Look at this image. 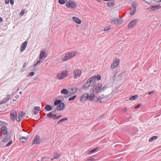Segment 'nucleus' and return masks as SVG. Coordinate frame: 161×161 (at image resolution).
<instances>
[{
    "label": "nucleus",
    "instance_id": "nucleus-26",
    "mask_svg": "<svg viewBox=\"0 0 161 161\" xmlns=\"http://www.w3.org/2000/svg\"><path fill=\"white\" fill-rule=\"evenodd\" d=\"M61 93L62 94L67 95L69 93V92L67 89L64 88L61 91Z\"/></svg>",
    "mask_w": 161,
    "mask_h": 161
},
{
    "label": "nucleus",
    "instance_id": "nucleus-30",
    "mask_svg": "<svg viewBox=\"0 0 161 161\" xmlns=\"http://www.w3.org/2000/svg\"><path fill=\"white\" fill-rule=\"evenodd\" d=\"M44 109L46 110L47 111H49L52 109L51 106L49 105H46L45 106Z\"/></svg>",
    "mask_w": 161,
    "mask_h": 161
},
{
    "label": "nucleus",
    "instance_id": "nucleus-24",
    "mask_svg": "<svg viewBox=\"0 0 161 161\" xmlns=\"http://www.w3.org/2000/svg\"><path fill=\"white\" fill-rule=\"evenodd\" d=\"M53 159H57L61 156V154L57 152H55L53 153Z\"/></svg>",
    "mask_w": 161,
    "mask_h": 161
},
{
    "label": "nucleus",
    "instance_id": "nucleus-33",
    "mask_svg": "<svg viewBox=\"0 0 161 161\" xmlns=\"http://www.w3.org/2000/svg\"><path fill=\"white\" fill-rule=\"evenodd\" d=\"M27 140V138L25 137H22L19 139V141L21 142L24 143L25 142H26Z\"/></svg>",
    "mask_w": 161,
    "mask_h": 161
},
{
    "label": "nucleus",
    "instance_id": "nucleus-48",
    "mask_svg": "<svg viewBox=\"0 0 161 161\" xmlns=\"http://www.w3.org/2000/svg\"><path fill=\"white\" fill-rule=\"evenodd\" d=\"M35 74V73L34 72H31L29 73V76H33Z\"/></svg>",
    "mask_w": 161,
    "mask_h": 161
},
{
    "label": "nucleus",
    "instance_id": "nucleus-15",
    "mask_svg": "<svg viewBox=\"0 0 161 161\" xmlns=\"http://www.w3.org/2000/svg\"><path fill=\"white\" fill-rule=\"evenodd\" d=\"M88 97L89 94L87 93H86L81 97L80 101L81 102H83L87 99H88Z\"/></svg>",
    "mask_w": 161,
    "mask_h": 161
},
{
    "label": "nucleus",
    "instance_id": "nucleus-5",
    "mask_svg": "<svg viewBox=\"0 0 161 161\" xmlns=\"http://www.w3.org/2000/svg\"><path fill=\"white\" fill-rule=\"evenodd\" d=\"M68 75V72L67 70H64L61 73L57 75V78L58 80H61L66 77Z\"/></svg>",
    "mask_w": 161,
    "mask_h": 161
},
{
    "label": "nucleus",
    "instance_id": "nucleus-54",
    "mask_svg": "<svg viewBox=\"0 0 161 161\" xmlns=\"http://www.w3.org/2000/svg\"><path fill=\"white\" fill-rule=\"evenodd\" d=\"M153 93V91H152L151 92H150L148 93V95H150L152 94Z\"/></svg>",
    "mask_w": 161,
    "mask_h": 161
},
{
    "label": "nucleus",
    "instance_id": "nucleus-20",
    "mask_svg": "<svg viewBox=\"0 0 161 161\" xmlns=\"http://www.w3.org/2000/svg\"><path fill=\"white\" fill-rule=\"evenodd\" d=\"M53 112H51L47 114V117L50 118H55L57 116L55 114L53 113Z\"/></svg>",
    "mask_w": 161,
    "mask_h": 161
},
{
    "label": "nucleus",
    "instance_id": "nucleus-1",
    "mask_svg": "<svg viewBox=\"0 0 161 161\" xmlns=\"http://www.w3.org/2000/svg\"><path fill=\"white\" fill-rule=\"evenodd\" d=\"M47 56V53L44 51H41L39 55V59L34 64V66L35 67L42 63Z\"/></svg>",
    "mask_w": 161,
    "mask_h": 161
},
{
    "label": "nucleus",
    "instance_id": "nucleus-31",
    "mask_svg": "<svg viewBox=\"0 0 161 161\" xmlns=\"http://www.w3.org/2000/svg\"><path fill=\"white\" fill-rule=\"evenodd\" d=\"M138 97V95H135L131 96L130 98L129 99L130 100H135Z\"/></svg>",
    "mask_w": 161,
    "mask_h": 161
},
{
    "label": "nucleus",
    "instance_id": "nucleus-63",
    "mask_svg": "<svg viewBox=\"0 0 161 161\" xmlns=\"http://www.w3.org/2000/svg\"><path fill=\"white\" fill-rule=\"evenodd\" d=\"M2 122L1 121H0V125L1 124Z\"/></svg>",
    "mask_w": 161,
    "mask_h": 161
},
{
    "label": "nucleus",
    "instance_id": "nucleus-52",
    "mask_svg": "<svg viewBox=\"0 0 161 161\" xmlns=\"http://www.w3.org/2000/svg\"><path fill=\"white\" fill-rule=\"evenodd\" d=\"M10 4L12 5H13L14 4V0H10Z\"/></svg>",
    "mask_w": 161,
    "mask_h": 161
},
{
    "label": "nucleus",
    "instance_id": "nucleus-62",
    "mask_svg": "<svg viewBox=\"0 0 161 161\" xmlns=\"http://www.w3.org/2000/svg\"><path fill=\"white\" fill-rule=\"evenodd\" d=\"M34 80H37V78H35L34 79Z\"/></svg>",
    "mask_w": 161,
    "mask_h": 161
},
{
    "label": "nucleus",
    "instance_id": "nucleus-64",
    "mask_svg": "<svg viewBox=\"0 0 161 161\" xmlns=\"http://www.w3.org/2000/svg\"><path fill=\"white\" fill-rule=\"evenodd\" d=\"M53 159H53V158H52V159H51V160H52H52H53Z\"/></svg>",
    "mask_w": 161,
    "mask_h": 161
},
{
    "label": "nucleus",
    "instance_id": "nucleus-47",
    "mask_svg": "<svg viewBox=\"0 0 161 161\" xmlns=\"http://www.w3.org/2000/svg\"><path fill=\"white\" fill-rule=\"evenodd\" d=\"M141 106V104H138L136 106H135L134 107L135 109H137L140 107Z\"/></svg>",
    "mask_w": 161,
    "mask_h": 161
},
{
    "label": "nucleus",
    "instance_id": "nucleus-50",
    "mask_svg": "<svg viewBox=\"0 0 161 161\" xmlns=\"http://www.w3.org/2000/svg\"><path fill=\"white\" fill-rule=\"evenodd\" d=\"M27 65V64L26 63H25V64H24L23 66V69H25L26 68V66Z\"/></svg>",
    "mask_w": 161,
    "mask_h": 161
},
{
    "label": "nucleus",
    "instance_id": "nucleus-2",
    "mask_svg": "<svg viewBox=\"0 0 161 161\" xmlns=\"http://www.w3.org/2000/svg\"><path fill=\"white\" fill-rule=\"evenodd\" d=\"M77 53V51H73L72 52L65 53L64 56L62 57L61 59L62 61H67L73 58Z\"/></svg>",
    "mask_w": 161,
    "mask_h": 161
},
{
    "label": "nucleus",
    "instance_id": "nucleus-25",
    "mask_svg": "<svg viewBox=\"0 0 161 161\" xmlns=\"http://www.w3.org/2000/svg\"><path fill=\"white\" fill-rule=\"evenodd\" d=\"M89 87H90V85L87 80V81L86 83L83 85L82 86L83 89L85 90L87 89Z\"/></svg>",
    "mask_w": 161,
    "mask_h": 161
},
{
    "label": "nucleus",
    "instance_id": "nucleus-14",
    "mask_svg": "<svg viewBox=\"0 0 161 161\" xmlns=\"http://www.w3.org/2000/svg\"><path fill=\"white\" fill-rule=\"evenodd\" d=\"M27 45V42L26 41L24 42L21 44L20 48V52H22L25 50L26 47Z\"/></svg>",
    "mask_w": 161,
    "mask_h": 161
},
{
    "label": "nucleus",
    "instance_id": "nucleus-13",
    "mask_svg": "<svg viewBox=\"0 0 161 161\" xmlns=\"http://www.w3.org/2000/svg\"><path fill=\"white\" fill-rule=\"evenodd\" d=\"M108 99V97H99L97 100L98 102H100V103H104Z\"/></svg>",
    "mask_w": 161,
    "mask_h": 161
},
{
    "label": "nucleus",
    "instance_id": "nucleus-59",
    "mask_svg": "<svg viewBox=\"0 0 161 161\" xmlns=\"http://www.w3.org/2000/svg\"><path fill=\"white\" fill-rule=\"evenodd\" d=\"M143 0L144 1H145V2L147 3H148L147 0Z\"/></svg>",
    "mask_w": 161,
    "mask_h": 161
},
{
    "label": "nucleus",
    "instance_id": "nucleus-40",
    "mask_svg": "<svg viewBox=\"0 0 161 161\" xmlns=\"http://www.w3.org/2000/svg\"><path fill=\"white\" fill-rule=\"evenodd\" d=\"M111 28V26H109L108 27H106L104 28L103 31H107L108 30H109Z\"/></svg>",
    "mask_w": 161,
    "mask_h": 161
},
{
    "label": "nucleus",
    "instance_id": "nucleus-38",
    "mask_svg": "<svg viewBox=\"0 0 161 161\" xmlns=\"http://www.w3.org/2000/svg\"><path fill=\"white\" fill-rule=\"evenodd\" d=\"M99 147H96L94 149L90 150L89 152L90 153H92L94 152H95L96 151H97L98 149H99Z\"/></svg>",
    "mask_w": 161,
    "mask_h": 161
},
{
    "label": "nucleus",
    "instance_id": "nucleus-7",
    "mask_svg": "<svg viewBox=\"0 0 161 161\" xmlns=\"http://www.w3.org/2000/svg\"><path fill=\"white\" fill-rule=\"evenodd\" d=\"M74 74V78L76 79L78 77H80L82 74V71L80 69H76L73 72Z\"/></svg>",
    "mask_w": 161,
    "mask_h": 161
},
{
    "label": "nucleus",
    "instance_id": "nucleus-19",
    "mask_svg": "<svg viewBox=\"0 0 161 161\" xmlns=\"http://www.w3.org/2000/svg\"><path fill=\"white\" fill-rule=\"evenodd\" d=\"M72 19L77 24H80L81 23V20L78 18L75 17H73Z\"/></svg>",
    "mask_w": 161,
    "mask_h": 161
},
{
    "label": "nucleus",
    "instance_id": "nucleus-4",
    "mask_svg": "<svg viewBox=\"0 0 161 161\" xmlns=\"http://www.w3.org/2000/svg\"><path fill=\"white\" fill-rule=\"evenodd\" d=\"M66 6L69 8L74 9L76 7L77 5L75 2L71 0L68 1L65 4Z\"/></svg>",
    "mask_w": 161,
    "mask_h": 161
},
{
    "label": "nucleus",
    "instance_id": "nucleus-12",
    "mask_svg": "<svg viewBox=\"0 0 161 161\" xmlns=\"http://www.w3.org/2000/svg\"><path fill=\"white\" fill-rule=\"evenodd\" d=\"M94 77H92L87 80L90 85V87H92L96 84V81L94 79Z\"/></svg>",
    "mask_w": 161,
    "mask_h": 161
},
{
    "label": "nucleus",
    "instance_id": "nucleus-3",
    "mask_svg": "<svg viewBox=\"0 0 161 161\" xmlns=\"http://www.w3.org/2000/svg\"><path fill=\"white\" fill-rule=\"evenodd\" d=\"M106 86H102L101 83H99L96 86L95 88L93 90V92L95 94H98L103 92L106 89Z\"/></svg>",
    "mask_w": 161,
    "mask_h": 161
},
{
    "label": "nucleus",
    "instance_id": "nucleus-44",
    "mask_svg": "<svg viewBox=\"0 0 161 161\" xmlns=\"http://www.w3.org/2000/svg\"><path fill=\"white\" fill-rule=\"evenodd\" d=\"M34 108L38 112L40 111L41 109L38 106H35Z\"/></svg>",
    "mask_w": 161,
    "mask_h": 161
},
{
    "label": "nucleus",
    "instance_id": "nucleus-22",
    "mask_svg": "<svg viewBox=\"0 0 161 161\" xmlns=\"http://www.w3.org/2000/svg\"><path fill=\"white\" fill-rule=\"evenodd\" d=\"M161 7L160 5H153L151 6L150 8L152 10H155L160 8Z\"/></svg>",
    "mask_w": 161,
    "mask_h": 161
},
{
    "label": "nucleus",
    "instance_id": "nucleus-60",
    "mask_svg": "<svg viewBox=\"0 0 161 161\" xmlns=\"http://www.w3.org/2000/svg\"><path fill=\"white\" fill-rule=\"evenodd\" d=\"M96 0L98 2H100L102 1V0Z\"/></svg>",
    "mask_w": 161,
    "mask_h": 161
},
{
    "label": "nucleus",
    "instance_id": "nucleus-46",
    "mask_svg": "<svg viewBox=\"0 0 161 161\" xmlns=\"http://www.w3.org/2000/svg\"><path fill=\"white\" fill-rule=\"evenodd\" d=\"M25 13V10H23L21 11L19 15L20 16H22Z\"/></svg>",
    "mask_w": 161,
    "mask_h": 161
},
{
    "label": "nucleus",
    "instance_id": "nucleus-32",
    "mask_svg": "<svg viewBox=\"0 0 161 161\" xmlns=\"http://www.w3.org/2000/svg\"><path fill=\"white\" fill-rule=\"evenodd\" d=\"M62 101L61 100H56L54 102V104L56 106L58 104H59Z\"/></svg>",
    "mask_w": 161,
    "mask_h": 161
},
{
    "label": "nucleus",
    "instance_id": "nucleus-45",
    "mask_svg": "<svg viewBox=\"0 0 161 161\" xmlns=\"http://www.w3.org/2000/svg\"><path fill=\"white\" fill-rule=\"evenodd\" d=\"M86 160L87 161H94L95 160V158H91L87 159Z\"/></svg>",
    "mask_w": 161,
    "mask_h": 161
},
{
    "label": "nucleus",
    "instance_id": "nucleus-9",
    "mask_svg": "<svg viewBox=\"0 0 161 161\" xmlns=\"http://www.w3.org/2000/svg\"><path fill=\"white\" fill-rule=\"evenodd\" d=\"M16 111L15 110L12 111L10 114V118L11 120L12 121H14L15 119H16Z\"/></svg>",
    "mask_w": 161,
    "mask_h": 161
},
{
    "label": "nucleus",
    "instance_id": "nucleus-39",
    "mask_svg": "<svg viewBox=\"0 0 161 161\" xmlns=\"http://www.w3.org/2000/svg\"><path fill=\"white\" fill-rule=\"evenodd\" d=\"M67 1L65 0H58V3L61 5L64 4Z\"/></svg>",
    "mask_w": 161,
    "mask_h": 161
},
{
    "label": "nucleus",
    "instance_id": "nucleus-55",
    "mask_svg": "<svg viewBox=\"0 0 161 161\" xmlns=\"http://www.w3.org/2000/svg\"><path fill=\"white\" fill-rule=\"evenodd\" d=\"M154 1L157 2H161V0H154Z\"/></svg>",
    "mask_w": 161,
    "mask_h": 161
},
{
    "label": "nucleus",
    "instance_id": "nucleus-10",
    "mask_svg": "<svg viewBox=\"0 0 161 161\" xmlns=\"http://www.w3.org/2000/svg\"><path fill=\"white\" fill-rule=\"evenodd\" d=\"M122 23V20L120 18H115L113 19L111 21V23L113 24L119 25Z\"/></svg>",
    "mask_w": 161,
    "mask_h": 161
},
{
    "label": "nucleus",
    "instance_id": "nucleus-42",
    "mask_svg": "<svg viewBox=\"0 0 161 161\" xmlns=\"http://www.w3.org/2000/svg\"><path fill=\"white\" fill-rule=\"evenodd\" d=\"M12 140H10L8 143L4 146V147H7L9 146L10 145H11L12 143Z\"/></svg>",
    "mask_w": 161,
    "mask_h": 161
},
{
    "label": "nucleus",
    "instance_id": "nucleus-41",
    "mask_svg": "<svg viewBox=\"0 0 161 161\" xmlns=\"http://www.w3.org/2000/svg\"><path fill=\"white\" fill-rule=\"evenodd\" d=\"M76 97V95H74V96L70 97L69 99L68 100L69 101H70L74 100Z\"/></svg>",
    "mask_w": 161,
    "mask_h": 161
},
{
    "label": "nucleus",
    "instance_id": "nucleus-6",
    "mask_svg": "<svg viewBox=\"0 0 161 161\" xmlns=\"http://www.w3.org/2000/svg\"><path fill=\"white\" fill-rule=\"evenodd\" d=\"M119 63V60L118 58H116L112 63L110 66V68L112 69H114L115 68H116L118 67Z\"/></svg>",
    "mask_w": 161,
    "mask_h": 161
},
{
    "label": "nucleus",
    "instance_id": "nucleus-27",
    "mask_svg": "<svg viewBox=\"0 0 161 161\" xmlns=\"http://www.w3.org/2000/svg\"><path fill=\"white\" fill-rule=\"evenodd\" d=\"M78 88L76 87H73L71 89L72 92L69 93V95L70 96L72 95L73 94H74L77 90Z\"/></svg>",
    "mask_w": 161,
    "mask_h": 161
},
{
    "label": "nucleus",
    "instance_id": "nucleus-18",
    "mask_svg": "<svg viewBox=\"0 0 161 161\" xmlns=\"http://www.w3.org/2000/svg\"><path fill=\"white\" fill-rule=\"evenodd\" d=\"M24 114L25 113L24 112H19L18 114V117L16 118L17 121H20L21 120V119H22V117Z\"/></svg>",
    "mask_w": 161,
    "mask_h": 161
},
{
    "label": "nucleus",
    "instance_id": "nucleus-21",
    "mask_svg": "<svg viewBox=\"0 0 161 161\" xmlns=\"http://www.w3.org/2000/svg\"><path fill=\"white\" fill-rule=\"evenodd\" d=\"M94 93L93 92V93H91L90 96L89 95V97H88V99L90 101H92L94 99V98L95 97Z\"/></svg>",
    "mask_w": 161,
    "mask_h": 161
},
{
    "label": "nucleus",
    "instance_id": "nucleus-56",
    "mask_svg": "<svg viewBox=\"0 0 161 161\" xmlns=\"http://www.w3.org/2000/svg\"><path fill=\"white\" fill-rule=\"evenodd\" d=\"M63 97L62 96H58L57 97V98L58 99H60V98H62Z\"/></svg>",
    "mask_w": 161,
    "mask_h": 161
},
{
    "label": "nucleus",
    "instance_id": "nucleus-37",
    "mask_svg": "<svg viewBox=\"0 0 161 161\" xmlns=\"http://www.w3.org/2000/svg\"><path fill=\"white\" fill-rule=\"evenodd\" d=\"M68 120V118H66V117H65V118H64L61 119H60L58 122V124H59L63 122H64V121H65V120Z\"/></svg>",
    "mask_w": 161,
    "mask_h": 161
},
{
    "label": "nucleus",
    "instance_id": "nucleus-28",
    "mask_svg": "<svg viewBox=\"0 0 161 161\" xmlns=\"http://www.w3.org/2000/svg\"><path fill=\"white\" fill-rule=\"evenodd\" d=\"M114 5V2H108L107 3V6L110 8L113 7Z\"/></svg>",
    "mask_w": 161,
    "mask_h": 161
},
{
    "label": "nucleus",
    "instance_id": "nucleus-51",
    "mask_svg": "<svg viewBox=\"0 0 161 161\" xmlns=\"http://www.w3.org/2000/svg\"><path fill=\"white\" fill-rule=\"evenodd\" d=\"M61 115H59V116H56L55 117V118H54V119H58L60 118H61Z\"/></svg>",
    "mask_w": 161,
    "mask_h": 161
},
{
    "label": "nucleus",
    "instance_id": "nucleus-57",
    "mask_svg": "<svg viewBox=\"0 0 161 161\" xmlns=\"http://www.w3.org/2000/svg\"><path fill=\"white\" fill-rule=\"evenodd\" d=\"M5 103L4 102H3V100H2V101H0V105Z\"/></svg>",
    "mask_w": 161,
    "mask_h": 161
},
{
    "label": "nucleus",
    "instance_id": "nucleus-8",
    "mask_svg": "<svg viewBox=\"0 0 161 161\" xmlns=\"http://www.w3.org/2000/svg\"><path fill=\"white\" fill-rule=\"evenodd\" d=\"M137 22L138 20L136 19H134L130 21L128 25L129 28L131 29L133 27L136 25Z\"/></svg>",
    "mask_w": 161,
    "mask_h": 161
},
{
    "label": "nucleus",
    "instance_id": "nucleus-23",
    "mask_svg": "<svg viewBox=\"0 0 161 161\" xmlns=\"http://www.w3.org/2000/svg\"><path fill=\"white\" fill-rule=\"evenodd\" d=\"M11 138V136L9 135L7 136L2 140V142H7Z\"/></svg>",
    "mask_w": 161,
    "mask_h": 161
},
{
    "label": "nucleus",
    "instance_id": "nucleus-49",
    "mask_svg": "<svg viewBox=\"0 0 161 161\" xmlns=\"http://www.w3.org/2000/svg\"><path fill=\"white\" fill-rule=\"evenodd\" d=\"M33 112L34 114H36L38 113V111L35 109L34 108L33 109Z\"/></svg>",
    "mask_w": 161,
    "mask_h": 161
},
{
    "label": "nucleus",
    "instance_id": "nucleus-34",
    "mask_svg": "<svg viewBox=\"0 0 161 161\" xmlns=\"http://www.w3.org/2000/svg\"><path fill=\"white\" fill-rule=\"evenodd\" d=\"M136 10V9L132 8L130 12V15H133L135 14Z\"/></svg>",
    "mask_w": 161,
    "mask_h": 161
},
{
    "label": "nucleus",
    "instance_id": "nucleus-35",
    "mask_svg": "<svg viewBox=\"0 0 161 161\" xmlns=\"http://www.w3.org/2000/svg\"><path fill=\"white\" fill-rule=\"evenodd\" d=\"M93 77H94V80L96 81V80H100L101 78V77L100 75H97V76H94Z\"/></svg>",
    "mask_w": 161,
    "mask_h": 161
},
{
    "label": "nucleus",
    "instance_id": "nucleus-58",
    "mask_svg": "<svg viewBox=\"0 0 161 161\" xmlns=\"http://www.w3.org/2000/svg\"><path fill=\"white\" fill-rule=\"evenodd\" d=\"M3 20L2 18L0 17V22H1Z\"/></svg>",
    "mask_w": 161,
    "mask_h": 161
},
{
    "label": "nucleus",
    "instance_id": "nucleus-29",
    "mask_svg": "<svg viewBox=\"0 0 161 161\" xmlns=\"http://www.w3.org/2000/svg\"><path fill=\"white\" fill-rule=\"evenodd\" d=\"M10 97L11 95L9 94H8L6 97L3 100V102H4L5 103L6 102H8L10 99Z\"/></svg>",
    "mask_w": 161,
    "mask_h": 161
},
{
    "label": "nucleus",
    "instance_id": "nucleus-36",
    "mask_svg": "<svg viewBox=\"0 0 161 161\" xmlns=\"http://www.w3.org/2000/svg\"><path fill=\"white\" fill-rule=\"evenodd\" d=\"M157 138V137L156 136H153L149 139V141L150 142H152L153 141L156 139Z\"/></svg>",
    "mask_w": 161,
    "mask_h": 161
},
{
    "label": "nucleus",
    "instance_id": "nucleus-53",
    "mask_svg": "<svg viewBox=\"0 0 161 161\" xmlns=\"http://www.w3.org/2000/svg\"><path fill=\"white\" fill-rule=\"evenodd\" d=\"M9 0H5V3L6 4H8L9 3Z\"/></svg>",
    "mask_w": 161,
    "mask_h": 161
},
{
    "label": "nucleus",
    "instance_id": "nucleus-17",
    "mask_svg": "<svg viewBox=\"0 0 161 161\" xmlns=\"http://www.w3.org/2000/svg\"><path fill=\"white\" fill-rule=\"evenodd\" d=\"M2 134L6 135L8 134L7 128L5 126H3L0 129Z\"/></svg>",
    "mask_w": 161,
    "mask_h": 161
},
{
    "label": "nucleus",
    "instance_id": "nucleus-16",
    "mask_svg": "<svg viewBox=\"0 0 161 161\" xmlns=\"http://www.w3.org/2000/svg\"><path fill=\"white\" fill-rule=\"evenodd\" d=\"M64 103H62L57 107L56 109L58 110H62L64 108Z\"/></svg>",
    "mask_w": 161,
    "mask_h": 161
},
{
    "label": "nucleus",
    "instance_id": "nucleus-11",
    "mask_svg": "<svg viewBox=\"0 0 161 161\" xmlns=\"http://www.w3.org/2000/svg\"><path fill=\"white\" fill-rule=\"evenodd\" d=\"M42 142V140L40 138V136L38 135H37L34 138L33 141L32 142V144H39Z\"/></svg>",
    "mask_w": 161,
    "mask_h": 161
},
{
    "label": "nucleus",
    "instance_id": "nucleus-43",
    "mask_svg": "<svg viewBox=\"0 0 161 161\" xmlns=\"http://www.w3.org/2000/svg\"><path fill=\"white\" fill-rule=\"evenodd\" d=\"M132 8L136 9V5L135 3L133 2L132 3Z\"/></svg>",
    "mask_w": 161,
    "mask_h": 161
},
{
    "label": "nucleus",
    "instance_id": "nucleus-61",
    "mask_svg": "<svg viewBox=\"0 0 161 161\" xmlns=\"http://www.w3.org/2000/svg\"><path fill=\"white\" fill-rule=\"evenodd\" d=\"M22 92H21V91H20V92H19V93L20 94H22Z\"/></svg>",
    "mask_w": 161,
    "mask_h": 161
}]
</instances>
